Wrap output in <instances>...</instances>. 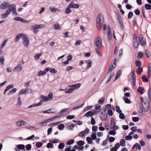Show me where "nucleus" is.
<instances>
[{
	"instance_id": "f257e3e1",
	"label": "nucleus",
	"mask_w": 151,
	"mask_h": 151,
	"mask_svg": "<svg viewBox=\"0 0 151 151\" xmlns=\"http://www.w3.org/2000/svg\"><path fill=\"white\" fill-rule=\"evenodd\" d=\"M104 23L103 16L101 14H98L96 19V26L99 30H101L102 28Z\"/></svg>"
},
{
	"instance_id": "f03ea898",
	"label": "nucleus",
	"mask_w": 151,
	"mask_h": 151,
	"mask_svg": "<svg viewBox=\"0 0 151 151\" xmlns=\"http://www.w3.org/2000/svg\"><path fill=\"white\" fill-rule=\"evenodd\" d=\"M102 40L100 37H96L94 40V43L97 47L100 48L102 47Z\"/></svg>"
},
{
	"instance_id": "7ed1b4c3",
	"label": "nucleus",
	"mask_w": 151,
	"mask_h": 151,
	"mask_svg": "<svg viewBox=\"0 0 151 151\" xmlns=\"http://www.w3.org/2000/svg\"><path fill=\"white\" fill-rule=\"evenodd\" d=\"M140 99L141 100L142 104V107L144 109H145V111H147L149 110V103L147 101L146 102H144L143 98L142 97H140Z\"/></svg>"
},
{
	"instance_id": "20e7f679",
	"label": "nucleus",
	"mask_w": 151,
	"mask_h": 151,
	"mask_svg": "<svg viewBox=\"0 0 151 151\" xmlns=\"http://www.w3.org/2000/svg\"><path fill=\"white\" fill-rule=\"evenodd\" d=\"M137 35L134 34L133 39V46L135 48H137L139 45V39L138 40Z\"/></svg>"
},
{
	"instance_id": "39448f33",
	"label": "nucleus",
	"mask_w": 151,
	"mask_h": 151,
	"mask_svg": "<svg viewBox=\"0 0 151 151\" xmlns=\"http://www.w3.org/2000/svg\"><path fill=\"white\" fill-rule=\"evenodd\" d=\"M12 6L9 5L7 1H4L2 2L0 5V9H6L7 8H10Z\"/></svg>"
},
{
	"instance_id": "423d86ee",
	"label": "nucleus",
	"mask_w": 151,
	"mask_h": 151,
	"mask_svg": "<svg viewBox=\"0 0 151 151\" xmlns=\"http://www.w3.org/2000/svg\"><path fill=\"white\" fill-rule=\"evenodd\" d=\"M23 40V44L24 46L27 47L29 43V40L27 36L24 34L22 38Z\"/></svg>"
},
{
	"instance_id": "0eeeda50",
	"label": "nucleus",
	"mask_w": 151,
	"mask_h": 151,
	"mask_svg": "<svg viewBox=\"0 0 151 151\" xmlns=\"http://www.w3.org/2000/svg\"><path fill=\"white\" fill-rule=\"evenodd\" d=\"M140 44L142 46L146 45V41L145 38L142 35H140L139 36Z\"/></svg>"
},
{
	"instance_id": "6e6552de",
	"label": "nucleus",
	"mask_w": 151,
	"mask_h": 151,
	"mask_svg": "<svg viewBox=\"0 0 151 151\" xmlns=\"http://www.w3.org/2000/svg\"><path fill=\"white\" fill-rule=\"evenodd\" d=\"M117 19L119 22V26L120 27L121 29L123 30L124 27V25L123 22L120 16L118 15L117 16Z\"/></svg>"
},
{
	"instance_id": "1a4fd4ad",
	"label": "nucleus",
	"mask_w": 151,
	"mask_h": 151,
	"mask_svg": "<svg viewBox=\"0 0 151 151\" xmlns=\"http://www.w3.org/2000/svg\"><path fill=\"white\" fill-rule=\"evenodd\" d=\"M12 6L11 7V8H9L8 9H9L10 11V13L11 12H12V14L13 15H14L15 16H17L18 15V13L16 12V7L15 5L14 4H12Z\"/></svg>"
},
{
	"instance_id": "9d476101",
	"label": "nucleus",
	"mask_w": 151,
	"mask_h": 151,
	"mask_svg": "<svg viewBox=\"0 0 151 151\" xmlns=\"http://www.w3.org/2000/svg\"><path fill=\"white\" fill-rule=\"evenodd\" d=\"M116 59L115 58L114 60L113 63H112V65L111 66L109 67V69L108 70V74L111 72L115 68L116 65Z\"/></svg>"
},
{
	"instance_id": "9b49d317",
	"label": "nucleus",
	"mask_w": 151,
	"mask_h": 151,
	"mask_svg": "<svg viewBox=\"0 0 151 151\" xmlns=\"http://www.w3.org/2000/svg\"><path fill=\"white\" fill-rule=\"evenodd\" d=\"M43 25L42 24H36L34 26H32V27L33 29V32L35 33H37L38 32V31L37 30V29L42 28L43 27Z\"/></svg>"
},
{
	"instance_id": "f8f14e48",
	"label": "nucleus",
	"mask_w": 151,
	"mask_h": 151,
	"mask_svg": "<svg viewBox=\"0 0 151 151\" xmlns=\"http://www.w3.org/2000/svg\"><path fill=\"white\" fill-rule=\"evenodd\" d=\"M111 129L116 130L118 129V127L116 126L114 123V120L113 118H111Z\"/></svg>"
},
{
	"instance_id": "ddd939ff",
	"label": "nucleus",
	"mask_w": 151,
	"mask_h": 151,
	"mask_svg": "<svg viewBox=\"0 0 151 151\" xmlns=\"http://www.w3.org/2000/svg\"><path fill=\"white\" fill-rule=\"evenodd\" d=\"M10 11L11 10H10ZM10 13V10L8 9L6 11L5 13H4L1 14V19H4L8 17V15Z\"/></svg>"
},
{
	"instance_id": "4468645a",
	"label": "nucleus",
	"mask_w": 151,
	"mask_h": 151,
	"mask_svg": "<svg viewBox=\"0 0 151 151\" xmlns=\"http://www.w3.org/2000/svg\"><path fill=\"white\" fill-rule=\"evenodd\" d=\"M51 69V68L50 67H47L46 68L44 71H40L38 72V76H40L45 75L46 72L49 71Z\"/></svg>"
},
{
	"instance_id": "2eb2a0df",
	"label": "nucleus",
	"mask_w": 151,
	"mask_h": 151,
	"mask_svg": "<svg viewBox=\"0 0 151 151\" xmlns=\"http://www.w3.org/2000/svg\"><path fill=\"white\" fill-rule=\"evenodd\" d=\"M100 119L104 121L106 120L107 118V115L106 113H103L101 112L100 115Z\"/></svg>"
},
{
	"instance_id": "dca6fc26",
	"label": "nucleus",
	"mask_w": 151,
	"mask_h": 151,
	"mask_svg": "<svg viewBox=\"0 0 151 151\" xmlns=\"http://www.w3.org/2000/svg\"><path fill=\"white\" fill-rule=\"evenodd\" d=\"M22 66L20 63H19L13 69V71H20L22 70Z\"/></svg>"
},
{
	"instance_id": "f3484780",
	"label": "nucleus",
	"mask_w": 151,
	"mask_h": 151,
	"mask_svg": "<svg viewBox=\"0 0 151 151\" xmlns=\"http://www.w3.org/2000/svg\"><path fill=\"white\" fill-rule=\"evenodd\" d=\"M69 5L71 8H78L79 7V5L78 4H74L73 2L72 1L69 4Z\"/></svg>"
},
{
	"instance_id": "a211bd4d",
	"label": "nucleus",
	"mask_w": 151,
	"mask_h": 151,
	"mask_svg": "<svg viewBox=\"0 0 151 151\" xmlns=\"http://www.w3.org/2000/svg\"><path fill=\"white\" fill-rule=\"evenodd\" d=\"M27 123L23 120L19 121L16 123V125L18 126H21L22 125H25Z\"/></svg>"
},
{
	"instance_id": "6ab92c4d",
	"label": "nucleus",
	"mask_w": 151,
	"mask_h": 151,
	"mask_svg": "<svg viewBox=\"0 0 151 151\" xmlns=\"http://www.w3.org/2000/svg\"><path fill=\"white\" fill-rule=\"evenodd\" d=\"M85 63L87 64V66L86 68L87 69H88L91 67L92 65V61L90 60H86Z\"/></svg>"
},
{
	"instance_id": "aec40b11",
	"label": "nucleus",
	"mask_w": 151,
	"mask_h": 151,
	"mask_svg": "<svg viewBox=\"0 0 151 151\" xmlns=\"http://www.w3.org/2000/svg\"><path fill=\"white\" fill-rule=\"evenodd\" d=\"M24 34H23L22 33L19 34L18 35H17L15 38V41L16 42H18L19 40L21 37H22V38L23 36H24Z\"/></svg>"
},
{
	"instance_id": "412c9836",
	"label": "nucleus",
	"mask_w": 151,
	"mask_h": 151,
	"mask_svg": "<svg viewBox=\"0 0 151 151\" xmlns=\"http://www.w3.org/2000/svg\"><path fill=\"white\" fill-rule=\"evenodd\" d=\"M81 86L80 83H78L75 85H73L70 86V87H73V88L74 89V90L75 89H77L79 88Z\"/></svg>"
},
{
	"instance_id": "4be33fe9",
	"label": "nucleus",
	"mask_w": 151,
	"mask_h": 151,
	"mask_svg": "<svg viewBox=\"0 0 151 151\" xmlns=\"http://www.w3.org/2000/svg\"><path fill=\"white\" fill-rule=\"evenodd\" d=\"M144 90V88L139 86L137 89L138 92L140 94H142L143 93V91Z\"/></svg>"
},
{
	"instance_id": "5701e85b",
	"label": "nucleus",
	"mask_w": 151,
	"mask_h": 151,
	"mask_svg": "<svg viewBox=\"0 0 151 151\" xmlns=\"http://www.w3.org/2000/svg\"><path fill=\"white\" fill-rule=\"evenodd\" d=\"M71 8L69 4L68 7L65 9V13L66 14L70 13L71 12V10L70 9Z\"/></svg>"
},
{
	"instance_id": "b1692460",
	"label": "nucleus",
	"mask_w": 151,
	"mask_h": 151,
	"mask_svg": "<svg viewBox=\"0 0 151 151\" xmlns=\"http://www.w3.org/2000/svg\"><path fill=\"white\" fill-rule=\"evenodd\" d=\"M28 90V89H26L25 90H23L22 89H21L20 90V91L18 93V95L19 96L21 94H22L26 93Z\"/></svg>"
},
{
	"instance_id": "393cba45",
	"label": "nucleus",
	"mask_w": 151,
	"mask_h": 151,
	"mask_svg": "<svg viewBox=\"0 0 151 151\" xmlns=\"http://www.w3.org/2000/svg\"><path fill=\"white\" fill-rule=\"evenodd\" d=\"M109 29H108V40L109 41H110L111 40L112 37H111V31L110 29L109 28Z\"/></svg>"
},
{
	"instance_id": "a878e982",
	"label": "nucleus",
	"mask_w": 151,
	"mask_h": 151,
	"mask_svg": "<svg viewBox=\"0 0 151 151\" xmlns=\"http://www.w3.org/2000/svg\"><path fill=\"white\" fill-rule=\"evenodd\" d=\"M17 147L19 150H22L24 151H25V146L23 144L18 145L17 146Z\"/></svg>"
},
{
	"instance_id": "bb28decb",
	"label": "nucleus",
	"mask_w": 151,
	"mask_h": 151,
	"mask_svg": "<svg viewBox=\"0 0 151 151\" xmlns=\"http://www.w3.org/2000/svg\"><path fill=\"white\" fill-rule=\"evenodd\" d=\"M121 74V70H119L117 72L115 77V79L114 81L116 80L119 77V76Z\"/></svg>"
},
{
	"instance_id": "cd10ccee",
	"label": "nucleus",
	"mask_w": 151,
	"mask_h": 151,
	"mask_svg": "<svg viewBox=\"0 0 151 151\" xmlns=\"http://www.w3.org/2000/svg\"><path fill=\"white\" fill-rule=\"evenodd\" d=\"M93 116V114H92V111H89L87 112L84 115V116Z\"/></svg>"
},
{
	"instance_id": "c85d7f7f",
	"label": "nucleus",
	"mask_w": 151,
	"mask_h": 151,
	"mask_svg": "<svg viewBox=\"0 0 151 151\" xmlns=\"http://www.w3.org/2000/svg\"><path fill=\"white\" fill-rule=\"evenodd\" d=\"M54 27L56 29L60 30L61 27L60 26V24L58 23H57L53 25Z\"/></svg>"
},
{
	"instance_id": "c756f323",
	"label": "nucleus",
	"mask_w": 151,
	"mask_h": 151,
	"mask_svg": "<svg viewBox=\"0 0 151 151\" xmlns=\"http://www.w3.org/2000/svg\"><path fill=\"white\" fill-rule=\"evenodd\" d=\"M123 99L124 100L125 103L129 104L131 103L130 101L128 98H126L125 96H124L123 97Z\"/></svg>"
},
{
	"instance_id": "7c9ffc66",
	"label": "nucleus",
	"mask_w": 151,
	"mask_h": 151,
	"mask_svg": "<svg viewBox=\"0 0 151 151\" xmlns=\"http://www.w3.org/2000/svg\"><path fill=\"white\" fill-rule=\"evenodd\" d=\"M42 55V53H40L39 54H36L34 56L35 60L37 61L39 59L40 57Z\"/></svg>"
},
{
	"instance_id": "2f4dec72",
	"label": "nucleus",
	"mask_w": 151,
	"mask_h": 151,
	"mask_svg": "<svg viewBox=\"0 0 151 151\" xmlns=\"http://www.w3.org/2000/svg\"><path fill=\"white\" fill-rule=\"evenodd\" d=\"M17 90V89L15 88L12 89L8 93V95H11L12 93H15L16 91Z\"/></svg>"
},
{
	"instance_id": "473e14b6",
	"label": "nucleus",
	"mask_w": 151,
	"mask_h": 151,
	"mask_svg": "<svg viewBox=\"0 0 151 151\" xmlns=\"http://www.w3.org/2000/svg\"><path fill=\"white\" fill-rule=\"evenodd\" d=\"M143 71V69L142 67H139L137 70V73L138 75H140L141 74Z\"/></svg>"
},
{
	"instance_id": "72a5a7b5",
	"label": "nucleus",
	"mask_w": 151,
	"mask_h": 151,
	"mask_svg": "<svg viewBox=\"0 0 151 151\" xmlns=\"http://www.w3.org/2000/svg\"><path fill=\"white\" fill-rule=\"evenodd\" d=\"M148 76H149V73H150V75L151 73V63H149L148 67Z\"/></svg>"
},
{
	"instance_id": "f704fd0d",
	"label": "nucleus",
	"mask_w": 151,
	"mask_h": 151,
	"mask_svg": "<svg viewBox=\"0 0 151 151\" xmlns=\"http://www.w3.org/2000/svg\"><path fill=\"white\" fill-rule=\"evenodd\" d=\"M41 97L43 101L45 102L49 100L47 98V96H45L43 95H42L41 96Z\"/></svg>"
},
{
	"instance_id": "c9c22d12",
	"label": "nucleus",
	"mask_w": 151,
	"mask_h": 151,
	"mask_svg": "<svg viewBox=\"0 0 151 151\" xmlns=\"http://www.w3.org/2000/svg\"><path fill=\"white\" fill-rule=\"evenodd\" d=\"M18 102L17 104V105L19 106H20L22 104V102L21 101V99L20 97H19L18 98Z\"/></svg>"
},
{
	"instance_id": "e433bc0d",
	"label": "nucleus",
	"mask_w": 151,
	"mask_h": 151,
	"mask_svg": "<svg viewBox=\"0 0 151 151\" xmlns=\"http://www.w3.org/2000/svg\"><path fill=\"white\" fill-rule=\"evenodd\" d=\"M136 66L138 67H139L141 66V63L140 60H137L135 62Z\"/></svg>"
},
{
	"instance_id": "4c0bfd02",
	"label": "nucleus",
	"mask_w": 151,
	"mask_h": 151,
	"mask_svg": "<svg viewBox=\"0 0 151 151\" xmlns=\"http://www.w3.org/2000/svg\"><path fill=\"white\" fill-rule=\"evenodd\" d=\"M74 90V89L73 88H70L68 90L65 91V93H72Z\"/></svg>"
},
{
	"instance_id": "58836bf2",
	"label": "nucleus",
	"mask_w": 151,
	"mask_h": 151,
	"mask_svg": "<svg viewBox=\"0 0 151 151\" xmlns=\"http://www.w3.org/2000/svg\"><path fill=\"white\" fill-rule=\"evenodd\" d=\"M58 129L60 130L63 129L65 127L64 125L63 124H60L58 125Z\"/></svg>"
},
{
	"instance_id": "ea45409f",
	"label": "nucleus",
	"mask_w": 151,
	"mask_h": 151,
	"mask_svg": "<svg viewBox=\"0 0 151 151\" xmlns=\"http://www.w3.org/2000/svg\"><path fill=\"white\" fill-rule=\"evenodd\" d=\"M77 144L79 146L83 145L84 144V141L82 140H80L77 142Z\"/></svg>"
},
{
	"instance_id": "a19ab883",
	"label": "nucleus",
	"mask_w": 151,
	"mask_h": 151,
	"mask_svg": "<svg viewBox=\"0 0 151 151\" xmlns=\"http://www.w3.org/2000/svg\"><path fill=\"white\" fill-rule=\"evenodd\" d=\"M4 60L5 59L3 56L2 58H0V64L3 65L4 63Z\"/></svg>"
},
{
	"instance_id": "79ce46f5",
	"label": "nucleus",
	"mask_w": 151,
	"mask_h": 151,
	"mask_svg": "<svg viewBox=\"0 0 151 151\" xmlns=\"http://www.w3.org/2000/svg\"><path fill=\"white\" fill-rule=\"evenodd\" d=\"M145 7L147 10H150L151 9V5L149 4H146L145 5Z\"/></svg>"
},
{
	"instance_id": "37998d69",
	"label": "nucleus",
	"mask_w": 151,
	"mask_h": 151,
	"mask_svg": "<svg viewBox=\"0 0 151 151\" xmlns=\"http://www.w3.org/2000/svg\"><path fill=\"white\" fill-rule=\"evenodd\" d=\"M142 81L143 82H148V80L145 76H142Z\"/></svg>"
},
{
	"instance_id": "c03bdc74",
	"label": "nucleus",
	"mask_w": 151,
	"mask_h": 151,
	"mask_svg": "<svg viewBox=\"0 0 151 151\" xmlns=\"http://www.w3.org/2000/svg\"><path fill=\"white\" fill-rule=\"evenodd\" d=\"M85 133V130L81 132L79 134V136L80 137H83V136H84V137Z\"/></svg>"
},
{
	"instance_id": "a18cd8bd",
	"label": "nucleus",
	"mask_w": 151,
	"mask_h": 151,
	"mask_svg": "<svg viewBox=\"0 0 151 151\" xmlns=\"http://www.w3.org/2000/svg\"><path fill=\"white\" fill-rule=\"evenodd\" d=\"M7 41V40L6 39L4 40L1 46L0 49H2L4 46L6 45Z\"/></svg>"
},
{
	"instance_id": "49530a36",
	"label": "nucleus",
	"mask_w": 151,
	"mask_h": 151,
	"mask_svg": "<svg viewBox=\"0 0 151 151\" xmlns=\"http://www.w3.org/2000/svg\"><path fill=\"white\" fill-rule=\"evenodd\" d=\"M51 109H50L44 111H43L42 112L44 113H54L55 112H51Z\"/></svg>"
},
{
	"instance_id": "de8ad7c7",
	"label": "nucleus",
	"mask_w": 151,
	"mask_h": 151,
	"mask_svg": "<svg viewBox=\"0 0 151 151\" xmlns=\"http://www.w3.org/2000/svg\"><path fill=\"white\" fill-rule=\"evenodd\" d=\"M125 142V140L124 139H122L120 141V145L122 146H124L125 145V144H124Z\"/></svg>"
},
{
	"instance_id": "09e8293b",
	"label": "nucleus",
	"mask_w": 151,
	"mask_h": 151,
	"mask_svg": "<svg viewBox=\"0 0 151 151\" xmlns=\"http://www.w3.org/2000/svg\"><path fill=\"white\" fill-rule=\"evenodd\" d=\"M52 96L53 93H49V94L48 95V96L47 97V98L49 100H51L52 99Z\"/></svg>"
},
{
	"instance_id": "8fccbe9b",
	"label": "nucleus",
	"mask_w": 151,
	"mask_h": 151,
	"mask_svg": "<svg viewBox=\"0 0 151 151\" xmlns=\"http://www.w3.org/2000/svg\"><path fill=\"white\" fill-rule=\"evenodd\" d=\"M86 140L88 142V143L89 144H91L93 143V141L90 137H87Z\"/></svg>"
},
{
	"instance_id": "3c124183",
	"label": "nucleus",
	"mask_w": 151,
	"mask_h": 151,
	"mask_svg": "<svg viewBox=\"0 0 151 151\" xmlns=\"http://www.w3.org/2000/svg\"><path fill=\"white\" fill-rule=\"evenodd\" d=\"M47 123V121L45 120L43 122H39V124L41 126H44Z\"/></svg>"
},
{
	"instance_id": "603ef678",
	"label": "nucleus",
	"mask_w": 151,
	"mask_h": 151,
	"mask_svg": "<svg viewBox=\"0 0 151 151\" xmlns=\"http://www.w3.org/2000/svg\"><path fill=\"white\" fill-rule=\"evenodd\" d=\"M65 146V144L63 143H60L58 146L59 148L62 149Z\"/></svg>"
},
{
	"instance_id": "864d4df0",
	"label": "nucleus",
	"mask_w": 151,
	"mask_h": 151,
	"mask_svg": "<svg viewBox=\"0 0 151 151\" xmlns=\"http://www.w3.org/2000/svg\"><path fill=\"white\" fill-rule=\"evenodd\" d=\"M53 145L52 144V143H51L50 142V143H47V148H52L53 147Z\"/></svg>"
},
{
	"instance_id": "5fc2aeb1",
	"label": "nucleus",
	"mask_w": 151,
	"mask_h": 151,
	"mask_svg": "<svg viewBox=\"0 0 151 151\" xmlns=\"http://www.w3.org/2000/svg\"><path fill=\"white\" fill-rule=\"evenodd\" d=\"M93 107V106H88L85 108V109H84L83 111H85L89 109H90L92 108Z\"/></svg>"
},
{
	"instance_id": "6e6d98bb",
	"label": "nucleus",
	"mask_w": 151,
	"mask_h": 151,
	"mask_svg": "<svg viewBox=\"0 0 151 151\" xmlns=\"http://www.w3.org/2000/svg\"><path fill=\"white\" fill-rule=\"evenodd\" d=\"M42 145V143L41 142H37L36 145V146L38 148L41 147Z\"/></svg>"
},
{
	"instance_id": "4d7b16f0",
	"label": "nucleus",
	"mask_w": 151,
	"mask_h": 151,
	"mask_svg": "<svg viewBox=\"0 0 151 151\" xmlns=\"http://www.w3.org/2000/svg\"><path fill=\"white\" fill-rule=\"evenodd\" d=\"M133 13L132 12H129L128 15V18L129 19H131L133 16Z\"/></svg>"
},
{
	"instance_id": "13d9d810",
	"label": "nucleus",
	"mask_w": 151,
	"mask_h": 151,
	"mask_svg": "<svg viewBox=\"0 0 151 151\" xmlns=\"http://www.w3.org/2000/svg\"><path fill=\"white\" fill-rule=\"evenodd\" d=\"M116 111L118 113H121L122 111L120 109V107L119 106H116Z\"/></svg>"
},
{
	"instance_id": "bf43d9fd",
	"label": "nucleus",
	"mask_w": 151,
	"mask_h": 151,
	"mask_svg": "<svg viewBox=\"0 0 151 151\" xmlns=\"http://www.w3.org/2000/svg\"><path fill=\"white\" fill-rule=\"evenodd\" d=\"M120 114L119 115V117L120 119H124L125 118V116L124 114L122 113H119Z\"/></svg>"
},
{
	"instance_id": "052dcab7",
	"label": "nucleus",
	"mask_w": 151,
	"mask_h": 151,
	"mask_svg": "<svg viewBox=\"0 0 151 151\" xmlns=\"http://www.w3.org/2000/svg\"><path fill=\"white\" fill-rule=\"evenodd\" d=\"M14 85L13 84H10L7 86L6 88L8 90L9 89L13 88Z\"/></svg>"
},
{
	"instance_id": "680f3d73",
	"label": "nucleus",
	"mask_w": 151,
	"mask_h": 151,
	"mask_svg": "<svg viewBox=\"0 0 151 151\" xmlns=\"http://www.w3.org/2000/svg\"><path fill=\"white\" fill-rule=\"evenodd\" d=\"M91 111H92V114H93V115H96L100 112V111H97L96 110H92Z\"/></svg>"
},
{
	"instance_id": "e2e57ef3",
	"label": "nucleus",
	"mask_w": 151,
	"mask_h": 151,
	"mask_svg": "<svg viewBox=\"0 0 151 151\" xmlns=\"http://www.w3.org/2000/svg\"><path fill=\"white\" fill-rule=\"evenodd\" d=\"M74 142V140L73 139H71L68 141L67 142V144L68 145H71L73 144Z\"/></svg>"
},
{
	"instance_id": "0e129e2a",
	"label": "nucleus",
	"mask_w": 151,
	"mask_h": 151,
	"mask_svg": "<svg viewBox=\"0 0 151 151\" xmlns=\"http://www.w3.org/2000/svg\"><path fill=\"white\" fill-rule=\"evenodd\" d=\"M91 124L93 125L95 124L96 123V122L94 118L93 117H91Z\"/></svg>"
},
{
	"instance_id": "69168bd1",
	"label": "nucleus",
	"mask_w": 151,
	"mask_h": 151,
	"mask_svg": "<svg viewBox=\"0 0 151 151\" xmlns=\"http://www.w3.org/2000/svg\"><path fill=\"white\" fill-rule=\"evenodd\" d=\"M148 95L149 98H151V87L148 90Z\"/></svg>"
},
{
	"instance_id": "338daca9",
	"label": "nucleus",
	"mask_w": 151,
	"mask_h": 151,
	"mask_svg": "<svg viewBox=\"0 0 151 151\" xmlns=\"http://www.w3.org/2000/svg\"><path fill=\"white\" fill-rule=\"evenodd\" d=\"M91 137L92 140H94L96 139V134H92L91 136Z\"/></svg>"
},
{
	"instance_id": "774afa93",
	"label": "nucleus",
	"mask_w": 151,
	"mask_h": 151,
	"mask_svg": "<svg viewBox=\"0 0 151 151\" xmlns=\"http://www.w3.org/2000/svg\"><path fill=\"white\" fill-rule=\"evenodd\" d=\"M26 150H29L31 149L32 147L30 144H29L26 145Z\"/></svg>"
}]
</instances>
